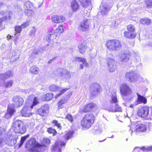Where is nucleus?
I'll return each instance as SVG.
<instances>
[{"instance_id":"1","label":"nucleus","mask_w":152,"mask_h":152,"mask_svg":"<svg viewBox=\"0 0 152 152\" xmlns=\"http://www.w3.org/2000/svg\"><path fill=\"white\" fill-rule=\"evenodd\" d=\"M24 101L23 98L19 96L16 95L13 96L12 99V101L14 104L8 105L7 113L6 114V117L7 118L8 115L11 117L15 111L14 108H18L21 106L23 104Z\"/></svg>"},{"instance_id":"2","label":"nucleus","mask_w":152,"mask_h":152,"mask_svg":"<svg viewBox=\"0 0 152 152\" xmlns=\"http://www.w3.org/2000/svg\"><path fill=\"white\" fill-rule=\"evenodd\" d=\"M42 145L37 142L34 138L30 139L26 144L25 147L29 148L31 152H41Z\"/></svg>"},{"instance_id":"3","label":"nucleus","mask_w":152,"mask_h":152,"mask_svg":"<svg viewBox=\"0 0 152 152\" xmlns=\"http://www.w3.org/2000/svg\"><path fill=\"white\" fill-rule=\"evenodd\" d=\"M95 117L91 114H87L81 120V125L82 126L86 129L89 128L94 122Z\"/></svg>"},{"instance_id":"4","label":"nucleus","mask_w":152,"mask_h":152,"mask_svg":"<svg viewBox=\"0 0 152 152\" xmlns=\"http://www.w3.org/2000/svg\"><path fill=\"white\" fill-rule=\"evenodd\" d=\"M105 46L110 50L116 51L120 49L121 45L119 40L113 39L107 41L105 43Z\"/></svg>"},{"instance_id":"5","label":"nucleus","mask_w":152,"mask_h":152,"mask_svg":"<svg viewBox=\"0 0 152 152\" xmlns=\"http://www.w3.org/2000/svg\"><path fill=\"white\" fill-rule=\"evenodd\" d=\"M12 129L15 133L23 134L25 133L26 128L20 121L17 120L12 124Z\"/></svg>"},{"instance_id":"6","label":"nucleus","mask_w":152,"mask_h":152,"mask_svg":"<svg viewBox=\"0 0 152 152\" xmlns=\"http://www.w3.org/2000/svg\"><path fill=\"white\" fill-rule=\"evenodd\" d=\"M120 91L123 96V99L126 101H127L128 100L126 98V96L131 94L132 93V91L129 86L125 83L122 84L120 87Z\"/></svg>"},{"instance_id":"7","label":"nucleus","mask_w":152,"mask_h":152,"mask_svg":"<svg viewBox=\"0 0 152 152\" xmlns=\"http://www.w3.org/2000/svg\"><path fill=\"white\" fill-rule=\"evenodd\" d=\"M125 76L129 81L134 82L141 79V77L133 71H129L126 72Z\"/></svg>"},{"instance_id":"8","label":"nucleus","mask_w":152,"mask_h":152,"mask_svg":"<svg viewBox=\"0 0 152 152\" xmlns=\"http://www.w3.org/2000/svg\"><path fill=\"white\" fill-rule=\"evenodd\" d=\"M149 108L148 106H143L140 108L138 111V115L142 118H145L148 115L149 112Z\"/></svg>"},{"instance_id":"9","label":"nucleus","mask_w":152,"mask_h":152,"mask_svg":"<svg viewBox=\"0 0 152 152\" xmlns=\"http://www.w3.org/2000/svg\"><path fill=\"white\" fill-rule=\"evenodd\" d=\"M66 144V142L63 141H56L55 145L53 146L52 150L54 152H61V148L62 146L64 147Z\"/></svg>"},{"instance_id":"10","label":"nucleus","mask_w":152,"mask_h":152,"mask_svg":"<svg viewBox=\"0 0 152 152\" xmlns=\"http://www.w3.org/2000/svg\"><path fill=\"white\" fill-rule=\"evenodd\" d=\"M57 72L58 76L64 77L67 79L71 77L70 72L66 69L58 68L57 70Z\"/></svg>"},{"instance_id":"11","label":"nucleus","mask_w":152,"mask_h":152,"mask_svg":"<svg viewBox=\"0 0 152 152\" xmlns=\"http://www.w3.org/2000/svg\"><path fill=\"white\" fill-rule=\"evenodd\" d=\"M108 68L110 72H113L116 69V63L115 59L110 57L107 58Z\"/></svg>"},{"instance_id":"12","label":"nucleus","mask_w":152,"mask_h":152,"mask_svg":"<svg viewBox=\"0 0 152 152\" xmlns=\"http://www.w3.org/2000/svg\"><path fill=\"white\" fill-rule=\"evenodd\" d=\"M101 90V88L99 84L95 83L91 85L90 91L91 94L94 96L97 94Z\"/></svg>"},{"instance_id":"13","label":"nucleus","mask_w":152,"mask_h":152,"mask_svg":"<svg viewBox=\"0 0 152 152\" xmlns=\"http://www.w3.org/2000/svg\"><path fill=\"white\" fill-rule=\"evenodd\" d=\"M147 128V125L145 124H138L136 126L134 132L136 133L144 132L146 131Z\"/></svg>"},{"instance_id":"14","label":"nucleus","mask_w":152,"mask_h":152,"mask_svg":"<svg viewBox=\"0 0 152 152\" xmlns=\"http://www.w3.org/2000/svg\"><path fill=\"white\" fill-rule=\"evenodd\" d=\"M49 106L48 104H45L40 108L38 109L37 112L38 114L42 116L46 115L48 113Z\"/></svg>"},{"instance_id":"15","label":"nucleus","mask_w":152,"mask_h":152,"mask_svg":"<svg viewBox=\"0 0 152 152\" xmlns=\"http://www.w3.org/2000/svg\"><path fill=\"white\" fill-rule=\"evenodd\" d=\"M51 19L53 22L58 24L64 22L65 19L62 15H54L51 17Z\"/></svg>"},{"instance_id":"16","label":"nucleus","mask_w":152,"mask_h":152,"mask_svg":"<svg viewBox=\"0 0 152 152\" xmlns=\"http://www.w3.org/2000/svg\"><path fill=\"white\" fill-rule=\"evenodd\" d=\"M18 138V136L15 134L10 135L9 138L7 139L6 143L9 145H14L16 143V140Z\"/></svg>"},{"instance_id":"17","label":"nucleus","mask_w":152,"mask_h":152,"mask_svg":"<svg viewBox=\"0 0 152 152\" xmlns=\"http://www.w3.org/2000/svg\"><path fill=\"white\" fill-rule=\"evenodd\" d=\"M28 106L25 105L23 106V108L21 111L22 116L24 117H29L32 115L30 110L29 109Z\"/></svg>"},{"instance_id":"18","label":"nucleus","mask_w":152,"mask_h":152,"mask_svg":"<svg viewBox=\"0 0 152 152\" xmlns=\"http://www.w3.org/2000/svg\"><path fill=\"white\" fill-rule=\"evenodd\" d=\"M89 23L88 19L82 22L79 26V29L83 31L88 30L89 27Z\"/></svg>"},{"instance_id":"19","label":"nucleus","mask_w":152,"mask_h":152,"mask_svg":"<svg viewBox=\"0 0 152 152\" xmlns=\"http://www.w3.org/2000/svg\"><path fill=\"white\" fill-rule=\"evenodd\" d=\"M13 72L11 71H8L4 74H0V80L4 82L5 80L9 77H13Z\"/></svg>"},{"instance_id":"20","label":"nucleus","mask_w":152,"mask_h":152,"mask_svg":"<svg viewBox=\"0 0 152 152\" xmlns=\"http://www.w3.org/2000/svg\"><path fill=\"white\" fill-rule=\"evenodd\" d=\"M81 5L84 8L88 7V12L89 13L92 9L91 4L90 0H79Z\"/></svg>"},{"instance_id":"21","label":"nucleus","mask_w":152,"mask_h":152,"mask_svg":"<svg viewBox=\"0 0 152 152\" xmlns=\"http://www.w3.org/2000/svg\"><path fill=\"white\" fill-rule=\"evenodd\" d=\"M119 57L120 61L123 62H126L129 59V56L124 52H122L119 54Z\"/></svg>"},{"instance_id":"22","label":"nucleus","mask_w":152,"mask_h":152,"mask_svg":"<svg viewBox=\"0 0 152 152\" xmlns=\"http://www.w3.org/2000/svg\"><path fill=\"white\" fill-rule=\"evenodd\" d=\"M48 48L47 47L45 46L43 48H39L38 49H35L32 51V54L31 55L32 56L39 54H41L44 51L48 50Z\"/></svg>"},{"instance_id":"23","label":"nucleus","mask_w":152,"mask_h":152,"mask_svg":"<svg viewBox=\"0 0 152 152\" xmlns=\"http://www.w3.org/2000/svg\"><path fill=\"white\" fill-rule=\"evenodd\" d=\"M136 94L137 96L136 101L137 104L141 103L146 104L147 103V99L145 97L140 95L138 93H137Z\"/></svg>"},{"instance_id":"24","label":"nucleus","mask_w":152,"mask_h":152,"mask_svg":"<svg viewBox=\"0 0 152 152\" xmlns=\"http://www.w3.org/2000/svg\"><path fill=\"white\" fill-rule=\"evenodd\" d=\"M95 104L92 103H90L86 104L82 110L83 112H87L90 111L92 108L95 107Z\"/></svg>"},{"instance_id":"25","label":"nucleus","mask_w":152,"mask_h":152,"mask_svg":"<svg viewBox=\"0 0 152 152\" xmlns=\"http://www.w3.org/2000/svg\"><path fill=\"white\" fill-rule=\"evenodd\" d=\"M101 13L102 15H105L107 14L110 10V8L106 6H103L102 4L100 6Z\"/></svg>"},{"instance_id":"26","label":"nucleus","mask_w":152,"mask_h":152,"mask_svg":"<svg viewBox=\"0 0 152 152\" xmlns=\"http://www.w3.org/2000/svg\"><path fill=\"white\" fill-rule=\"evenodd\" d=\"M110 102V103H115V104L118 103V101L117 98L116 92L115 91H114L112 94Z\"/></svg>"},{"instance_id":"27","label":"nucleus","mask_w":152,"mask_h":152,"mask_svg":"<svg viewBox=\"0 0 152 152\" xmlns=\"http://www.w3.org/2000/svg\"><path fill=\"white\" fill-rule=\"evenodd\" d=\"M71 6L72 10L74 12H76L79 8V5L76 0L72 1Z\"/></svg>"},{"instance_id":"28","label":"nucleus","mask_w":152,"mask_h":152,"mask_svg":"<svg viewBox=\"0 0 152 152\" xmlns=\"http://www.w3.org/2000/svg\"><path fill=\"white\" fill-rule=\"evenodd\" d=\"M124 35L125 37L129 38H134L136 35L134 32H132L130 31H125Z\"/></svg>"},{"instance_id":"29","label":"nucleus","mask_w":152,"mask_h":152,"mask_svg":"<svg viewBox=\"0 0 152 152\" xmlns=\"http://www.w3.org/2000/svg\"><path fill=\"white\" fill-rule=\"evenodd\" d=\"M78 47L80 53L82 54L85 53L86 49L87 48V46L84 43L80 44Z\"/></svg>"},{"instance_id":"30","label":"nucleus","mask_w":152,"mask_h":152,"mask_svg":"<svg viewBox=\"0 0 152 152\" xmlns=\"http://www.w3.org/2000/svg\"><path fill=\"white\" fill-rule=\"evenodd\" d=\"M20 57L19 53L14 52L12 53V56L10 58V60L11 62H14L17 60Z\"/></svg>"},{"instance_id":"31","label":"nucleus","mask_w":152,"mask_h":152,"mask_svg":"<svg viewBox=\"0 0 152 152\" xmlns=\"http://www.w3.org/2000/svg\"><path fill=\"white\" fill-rule=\"evenodd\" d=\"M139 21L140 23L143 24L149 25L151 23V20L147 18L140 19Z\"/></svg>"},{"instance_id":"32","label":"nucleus","mask_w":152,"mask_h":152,"mask_svg":"<svg viewBox=\"0 0 152 152\" xmlns=\"http://www.w3.org/2000/svg\"><path fill=\"white\" fill-rule=\"evenodd\" d=\"M76 61L78 62H82L83 64L86 67H87L88 66V64L86 62V60L84 58L82 57H76L75 58Z\"/></svg>"},{"instance_id":"33","label":"nucleus","mask_w":152,"mask_h":152,"mask_svg":"<svg viewBox=\"0 0 152 152\" xmlns=\"http://www.w3.org/2000/svg\"><path fill=\"white\" fill-rule=\"evenodd\" d=\"M5 129L2 127L0 128V147L2 146V142L3 140L2 137L3 134L5 131Z\"/></svg>"},{"instance_id":"34","label":"nucleus","mask_w":152,"mask_h":152,"mask_svg":"<svg viewBox=\"0 0 152 152\" xmlns=\"http://www.w3.org/2000/svg\"><path fill=\"white\" fill-rule=\"evenodd\" d=\"M69 89V88L62 89L61 88L59 87V88H58V91H60V92L59 94H57L55 96L56 99H57L64 93L66 92Z\"/></svg>"},{"instance_id":"35","label":"nucleus","mask_w":152,"mask_h":152,"mask_svg":"<svg viewBox=\"0 0 152 152\" xmlns=\"http://www.w3.org/2000/svg\"><path fill=\"white\" fill-rule=\"evenodd\" d=\"M68 99L67 98L63 99L60 100L58 103V108H62L63 107L62 104L67 102Z\"/></svg>"},{"instance_id":"36","label":"nucleus","mask_w":152,"mask_h":152,"mask_svg":"<svg viewBox=\"0 0 152 152\" xmlns=\"http://www.w3.org/2000/svg\"><path fill=\"white\" fill-rule=\"evenodd\" d=\"M64 27L63 25H59L55 30V32L57 33H61L64 31Z\"/></svg>"},{"instance_id":"37","label":"nucleus","mask_w":152,"mask_h":152,"mask_svg":"<svg viewBox=\"0 0 152 152\" xmlns=\"http://www.w3.org/2000/svg\"><path fill=\"white\" fill-rule=\"evenodd\" d=\"M73 134V132L72 131H68L66 132L64 137L66 140H68L71 137Z\"/></svg>"},{"instance_id":"38","label":"nucleus","mask_w":152,"mask_h":152,"mask_svg":"<svg viewBox=\"0 0 152 152\" xmlns=\"http://www.w3.org/2000/svg\"><path fill=\"white\" fill-rule=\"evenodd\" d=\"M30 71L33 74H36L38 73L39 69L36 66H33L31 67Z\"/></svg>"},{"instance_id":"39","label":"nucleus","mask_w":152,"mask_h":152,"mask_svg":"<svg viewBox=\"0 0 152 152\" xmlns=\"http://www.w3.org/2000/svg\"><path fill=\"white\" fill-rule=\"evenodd\" d=\"M53 94L51 93H48L45 95V100L49 101L53 97Z\"/></svg>"},{"instance_id":"40","label":"nucleus","mask_w":152,"mask_h":152,"mask_svg":"<svg viewBox=\"0 0 152 152\" xmlns=\"http://www.w3.org/2000/svg\"><path fill=\"white\" fill-rule=\"evenodd\" d=\"M13 83V81L11 80L7 82L4 84H1V85L2 86H4L6 88H9L12 86Z\"/></svg>"},{"instance_id":"41","label":"nucleus","mask_w":152,"mask_h":152,"mask_svg":"<svg viewBox=\"0 0 152 152\" xmlns=\"http://www.w3.org/2000/svg\"><path fill=\"white\" fill-rule=\"evenodd\" d=\"M118 22L116 20H114L109 22V25L112 28H114L117 26L118 24Z\"/></svg>"},{"instance_id":"42","label":"nucleus","mask_w":152,"mask_h":152,"mask_svg":"<svg viewBox=\"0 0 152 152\" xmlns=\"http://www.w3.org/2000/svg\"><path fill=\"white\" fill-rule=\"evenodd\" d=\"M29 137V135H28L26 136H24V137H22L20 140V143L19 144V147H20L23 144L24 142L26 140L27 138L28 137Z\"/></svg>"},{"instance_id":"43","label":"nucleus","mask_w":152,"mask_h":152,"mask_svg":"<svg viewBox=\"0 0 152 152\" xmlns=\"http://www.w3.org/2000/svg\"><path fill=\"white\" fill-rule=\"evenodd\" d=\"M39 102L37 98L36 97L34 98L33 100L32 104L30 107V109H32L34 106L36 105Z\"/></svg>"},{"instance_id":"44","label":"nucleus","mask_w":152,"mask_h":152,"mask_svg":"<svg viewBox=\"0 0 152 152\" xmlns=\"http://www.w3.org/2000/svg\"><path fill=\"white\" fill-rule=\"evenodd\" d=\"M114 111L115 112H122V108L121 107L118 105V103L116 104V105H115V106L114 108Z\"/></svg>"},{"instance_id":"45","label":"nucleus","mask_w":152,"mask_h":152,"mask_svg":"<svg viewBox=\"0 0 152 152\" xmlns=\"http://www.w3.org/2000/svg\"><path fill=\"white\" fill-rule=\"evenodd\" d=\"M58 88L59 87L55 85H52L50 86L49 89L51 91H53L56 90L58 91Z\"/></svg>"},{"instance_id":"46","label":"nucleus","mask_w":152,"mask_h":152,"mask_svg":"<svg viewBox=\"0 0 152 152\" xmlns=\"http://www.w3.org/2000/svg\"><path fill=\"white\" fill-rule=\"evenodd\" d=\"M127 29L128 31L134 32V26L132 25H129L127 27Z\"/></svg>"},{"instance_id":"47","label":"nucleus","mask_w":152,"mask_h":152,"mask_svg":"<svg viewBox=\"0 0 152 152\" xmlns=\"http://www.w3.org/2000/svg\"><path fill=\"white\" fill-rule=\"evenodd\" d=\"M22 28L21 26H17L15 27V33H20V31H22Z\"/></svg>"},{"instance_id":"48","label":"nucleus","mask_w":152,"mask_h":152,"mask_svg":"<svg viewBox=\"0 0 152 152\" xmlns=\"http://www.w3.org/2000/svg\"><path fill=\"white\" fill-rule=\"evenodd\" d=\"M104 109L109 112H115L114 109L112 106H110L107 107H104Z\"/></svg>"},{"instance_id":"49","label":"nucleus","mask_w":152,"mask_h":152,"mask_svg":"<svg viewBox=\"0 0 152 152\" xmlns=\"http://www.w3.org/2000/svg\"><path fill=\"white\" fill-rule=\"evenodd\" d=\"M146 4L148 8L151 7H152V0H146Z\"/></svg>"},{"instance_id":"50","label":"nucleus","mask_w":152,"mask_h":152,"mask_svg":"<svg viewBox=\"0 0 152 152\" xmlns=\"http://www.w3.org/2000/svg\"><path fill=\"white\" fill-rule=\"evenodd\" d=\"M29 21H27L23 23L20 26L22 28H25L27 27L29 25Z\"/></svg>"},{"instance_id":"51","label":"nucleus","mask_w":152,"mask_h":152,"mask_svg":"<svg viewBox=\"0 0 152 152\" xmlns=\"http://www.w3.org/2000/svg\"><path fill=\"white\" fill-rule=\"evenodd\" d=\"M48 131L49 133L53 134V135H55L56 133L55 130L50 128L48 129Z\"/></svg>"},{"instance_id":"52","label":"nucleus","mask_w":152,"mask_h":152,"mask_svg":"<svg viewBox=\"0 0 152 152\" xmlns=\"http://www.w3.org/2000/svg\"><path fill=\"white\" fill-rule=\"evenodd\" d=\"M66 118L68 119V120L71 122H72L73 121V119L72 116L70 114H67L66 116Z\"/></svg>"},{"instance_id":"53","label":"nucleus","mask_w":152,"mask_h":152,"mask_svg":"<svg viewBox=\"0 0 152 152\" xmlns=\"http://www.w3.org/2000/svg\"><path fill=\"white\" fill-rule=\"evenodd\" d=\"M53 37L51 35L47 34L46 37H45V38L46 39V40L48 42H50Z\"/></svg>"},{"instance_id":"54","label":"nucleus","mask_w":152,"mask_h":152,"mask_svg":"<svg viewBox=\"0 0 152 152\" xmlns=\"http://www.w3.org/2000/svg\"><path fill=\"white\" fill-rule=\"evenodd\" d=\"M25 6L27 8H30L32 6V4L29 1H26L25 4Z\"/></svg>"},{"instance_id":"55","label":"nucleus","mask_w":152,"mask_h":152,"mask_svg":"<svg viewBox=\"0 0 152 152\" xmlns=\"http://www.w3.org/2000/svg\"><path fill=\"white\" fill-rule=\"evenodd\" d=\"M53 123L54 124V125L56 126L58 128L61 129V126L60 124L58 123L57 121L56 120H53Z\"/></svg>"},{"instance_id":"56","label":"nucleus","mask_w":152,"mask_h":152,"mask_svg":"<svg viewBox=\"0 0 152 152\" xmlns=\"http://www.w3.org/2000/svg\"><path fill=\"white\" fill-rule=\"evenodd\" d=\"M54 31L53 30H49L48 31V34L49 35H51L52 37H55V35L54 34Z\"/></svg>"},{"instance_id":"57","label":"nucleus","mask_w":152,"mask_h":152,"mask_svg":"<svg viewBox=\"0 0 152 152\" xmlns=\"http://www.w3.org/2000/svg\"><path fill=\"white\" fill-rule=\"evenodd\" d=\"M44 141L45 143L47 145L49 144L50 143V140L49 139H46Z\"/></svg>"},{"instance_id":"58","label":"nucleus","mask_w":152,"mask_h":152,"mask_svg":"<svg viewBox=\"0 0 152 152\" xmlns=\"http://www.w3.org/2000/svg\"><path fill=\"white\" fill-rule=\"evenodd\" d=\"M133 126L132 125H131V126L130 127V131L131 132V136L132 135V134L133 132Z\"/></svg>"},{"instance_id":"59","label":"nucleus","mask_w":152,"mask_h":152,"mask_svg":"<svg viewBox=\"0 0 152 152\" xmlns=\"http://www.w3.org/2000/svg\"><path fill=\"white\" fill-rule=\"evenodd\" d=\"M56 59V57H54V58H53L51 60H50L49 61H48V64H50L51 63L52 61H54Z\"/></svg>"},{"instance_id":"60","label":"nucleus","mask_w":152,"mask_h":152,"mask_svg":"<svg viewBox=\"0 0 152 152\" xmlns=\"http://www.w3.org/2000/svg\"><path fill=\"white\" fill-rule=\"evenodd\" d=\"M140 149V148H139L138 147H136L134 149L133 152H136L137 150H138L137 149Z\"/></svg>"},{"instance_id":"61","label":"nucleus","mask_w":152,"mask_h":152,"mask_svg":"<svg viewBox=\"0 0 152 152\" xmlns=\"http://www.w3.org/2000/svg\"><path fill=\"white\" fill-rule=\"evenodd\" d=\"M11 36L10 35H8L7 37V39L8 40L10 39L11 38Z\"/></svg>"},{"instance_id":"62","label":"nucleus","mask_w":152,"mask_h":152,"mask_svg":"<svg viewBox=\"0 0 152 152\" xmlns=\"http://www.w3.org/2000/svg\"><path fill=\"white\" fill-rule=\"evenodd\" d=\"M80 69H83V66L82 64H80Z\"/></svg>"},{"instance_id":"63","label":"nucleus","mask_w":152,"mask_h":152,"mask_svg":"<svg viewBox=\"0 0 152 152\" xmlns=\"http://www.w3.org/2000/svg\"><path fill=\"white\" fill-rule=\"evenodd\" d=\"M5 12H6V11L4 12H2L1 11V12H0V14L2 15H5Z\"/></svg>"},{"instance_id":"64","label":"nucleus","mask_w":152,"mask_h":152,"mask_svg":"<svg viewBox=\"0 0 152 152\" xmlns=\"http://www.w3.org/2000/svg\"><path fill=\"white\" fill-rule=\"evenodd\" d=\"M134 104H131L130 105L129 107L131 108H133L134 107Z\"/></svg>"}]
</instances>
